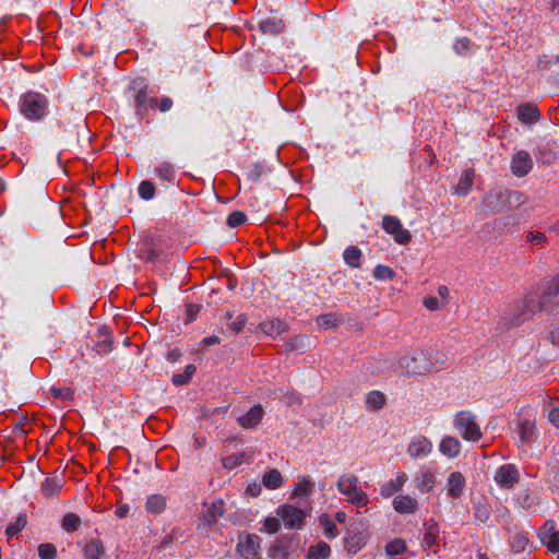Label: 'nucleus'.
Masks as SVG:
<instances>
[{
  "label": "nucleus",
  "instance_id": "4be33fe9",
  "mask_svg": "<svg viewBox=\"0 0 559 559\" xmlns=\"http://www.w3.org/2000/svg\"><path fill=\"white\" fill-rule=\"evenodd\" d=\"M224 502L218 500L213 502L207 511L203 513L202 520L205 525L212 526L216 523L217 519L224 514Z\"/></svg>",
  "mask_w": 559,
  "mask_h": 559
},
{
  "label": "nucleus",
  "instance_id": "c85d7f7f",
  "mask_svg": "<svg viewBox=\"0 0 559 559\" xmlns=\"http://www.w3.org/2000/svg\"><path fill=\"white\" fill-rule=\"evenodd\" d=\"M259 27L263 34L276 35L283 32L284 23L280 19H267L262 21Z\"/></svg>",
  "mask_w": 559,
  "mask_h": 559
},
{
  "label": "nucleus",
  "instance_id": "338daca9",
  "mask_svg": "<svg viewBox=\"0 0 559 559\" xmlns=\"http://www.w3.org/2000/svg\"><path fill=\"white\" fill-rule=\"evenodd\" d=\"M173 105V99L168 96H164L158 103V109L160 112H167L171 109Z\"/></svg>",
  "mask_w": 559,
  "mask_h": 559
},
{
  "label": "nucleus",
  "instance_id": "9d476101",
  "mask_svg": "<svg viewBox=\"0 0 559 559\" xmlns=\"http://www.w3.org/2000/svg\"><path fill=\"white\" fill-rule=\"evenodd\" d=\"M483 207L492 213L508 211L506 190H490L483 199Z\"/></svg>",
  "mask_w": 559,
  "mask_h": 559
},
{
  "label": "nucleus",
  "instance_id": "9b49d317",
  "mask_svg": "<svg viewBox=\"0 0 559 559\" xmlns=\"http://www.w3.org/2000/svg\"><path fill=\"white\" fill-rule=\"evenodd\" d=\"M533 168V159L528 152L519 151L512 156L511 171L516 177L526 176Z\"/></svg>",
  "mask_w": 559,
  "mask_h": 559
},
{
  "label": "nucleus",
  "instance_id": "5701e85b",
  "mask_svg": "<svg viewBox=\"0 0 559 559\" xmlns=\"http://www.w3.org/2000/svg\"><path fill=\"white\" fill-rule=\"evenodd\" d=\"M439 449L448 457H455L461 451V443L454 437H445L441 440Z\"/></svg>",
  "mask_w": 559,
  "mask_h": 559
},
{
  "label": "nucleus",
  "instance_id": "0e129e2a",
  "mask_svg": "<svg viewBox=\"0 0 559 559\" xmlns=\"http://www.w3.org/2000/svg\"><path fill=\"white\" fill-rule=\"evenodd\" d=\"M130 88L135 93L148 91V85L143 78H136L132 81Z\"/></svg>",
  "mask_w": 559,
  "mask_h": 559
},
{
  "label": "nucleus",
  "instance_id": "ea45409f",
  "mask_svg": "<svg viewBox=\"0 0 559 559\" xmlns=\"http://www.w3.org/2000/svg\"><path fill=\"white\" fill-rule=\"evenodd\" d=\"M150 97L151 96H148V91H144V92L140 91L139 93H135V95H134L135 115L140 119H143L145 116V107H146V103Z\"/></svg>",
  "mask_w": 559,
  "mask_h": 559
},
{
  "label": "nucleus",
  "instance_id": "bf43d9fd",
  "mask_svg": "<svg viewBox=\"0 0 559 559\" xmlns=\"http://www.w3.org/2000/svg\"><path fill=\"white\" fill-rule=\"evenodd\" d=\"M348 500L357 507H365L369 499L365 491L358 489L356 493L348 497Z\"/></svg>",
  "mask_w": 559,
  "mask_h": 559
},
{
  "label": "nucleus",
  "instance_id": "680f3d73",
  "mask_svg": "<svg viewBox=\"0 0 559 559\" xmlns=\"http://www.w3.org/2000/svg\"><path fill=\"white\" fill-rule=\"evenodd\" d=\"M199 312H200L199 305L188 304L186 306L187 318L185 319V323L188 324V323L192 322L197 318Z\"/></svg>",
  "mask_w": 559,
  "mask_h": 559
},
{
  "label": "nucleus",
  "instance_id": "c03bdc74",
  "mask_svg": "<svg viewBox=\"0 0 559 559\" xmlns=\"http://www.w3.org/2000/svg\"><path fill=\"white\" fill-rule=\"evenodd\" d=\"M406 543L403 539H394L385 545V552L389 556L402 555L406 551Z\"/></svg>",
  "mask_w": 559,
  "mask_h": 559
},
{
  "label": "nucleus",
  "instance_id": "e2e57ef3",
  "mask_svg": "<svg viewBox=\"0 0 559 559\" xmlns=\"http://www.w3.org/2000/svg\"><path fill=\"white\" fill-rule=\"evenodd\" d=\"M262 173H263V167L260 164H254L252 166V168L248 171L247 178L250 181L255 182L260 179Z\"/></svg>",
  "mask_w": 559,
  "mask_h": 559
},
{
  "label": "nucleus",
  "instance_id": "0eeeda50",
  "mask_svg": "<svg viewBox=\"0 0 559 559\" xmlns=\"http://www.w3.org/2000/svg\"><path fill=\"white\" fill-rule=\"evenodd\" d=\"M382 228L388 234L394 235V240L400 245H407L412 239L411 233L403 228L401 221L396 216L384 215Z\"/></svg>",
  "mask_w": 559,
  "mask_h": 559
},
{
  "label": "nucleus",
  "instance_id": "09e8293b",
  "mask_svg": "<svg viewBox=\"0 0 559 559\" xmlns=\"http://www.w3.org/2000/svg\"><path fill=\"white\" fill-rule=\"evenodd\" d=\"M395 275V272L386 265L378 264L373 269V277L379 281L392 280Z\"/></svg>",
  "mask_w": 559,
  "mask_h": 559
},
{
  "label": "nucleus",
  "instance_id": "f8f14e48",
  "mask_svg": "<svg viewBox=\"0 0 559 559\" xmlns=\"http://www.w3.org/2000/svg\"><path fill=\"white\" fill-rule=\"evenodd\" d=\"M260 540L261 538L255 534H247L243 539L240 536L237 551L245 559H253L260 548Z\"/></svg>",
  "mask_w": 559,
  "mask_h": 559
},
{
  "label": "nucleus",
  "instance_id": "f257e3e1",
  "mask_svg": "<svg viewBox=\"0 0 559 559\" xmlns=\"http://www.w3.org/2000/svg\"><path fill=\"white\" fill-rule=\"evenodd\" d=\"M559 309V275L530 290L523 298L509 305L497 329L508 331L520 326L539 312L555 313Z\"/></svg>",
  "mask_w": 559,
  "mask_h": 559
},
{
  "label": "nucleus",
  "instance_id": "aec40b11",
  "mask_svg": "<svg viewBox=\"0 0 559 559\" xmlns=\"http://www.w3.org/2000/svg\"><path fill=\"white\" fill-rule=\"evenodd\" d=\"M357 485V476L353 474L342 475L337 481V489L340 490L341 493L349 497L350 495L356 493V491L358 490Z\"/></svg>",
  "mask_w": 559,
  "mask_h": 559
},
{
  "label": "nucleus",
  "instance_id": "20e7f679",
  "mask_svg": "<svg viewBox=\"0 0 559 559\" xmlns=\"http://www.w3.org/2000/svg\"><path fill=\"white\" fill-rule=\"evenodd\" d=\"M299 542L295 534L278 536L269 548V557L272 559H289L292 554L298 549Z\"/></svg>",
  "mask_w": 559,
  "mask_h": 559
},
{
  "label": "nucleus",
  "instance_id": "72a5a7b5",
  "mask_svg": "<svg viewBox=\"0 0 559 559\" xmlns=\"http://www.w3.org/2000/svg\"><path fill=\"white\" fill-rule=\"evenodd\" d=\"M473 514L474 518L480 523H486L490 518V510L481 500L473 502Z\"/></svg>",
  "mask_w": 559,
  "mask_h": 559
},
{
  "label": "nucleus",
  "instance_id": "c9c22d12",
  "mask_svg": "<svg viewBox=\"0 0 559 559\" xmlns=\"http://www.w3.org/2000/svg\"><path fill=\"white\" fill-rule=\"evenodd\" d=\"M59 480L52 477H47L41 484V492L45 497L56 496L61 489Z\"/></svg>",
  "mask_w": 559,
  "mask_h": 559
},
{
  "label": "nucleus",
  "instance_id": "a878e982",
  "mask_svg": "<svg viewBox=\"0 0 559 559\" xmlns=\"http://www.w3.org/2000/svg\"><path fill=\"white\" fill-rule=\"evenodd\" d=\"M331 555V548L325 542H319L308 549V559H328Z\"/></svg>",
  "mask_w": 559,
  "mask_h": 559
},
{
  "label": "nucleus",
  "instance_id": "69168bd1",
  "mask_svg": "<svg viewBox=\"0 0 559 559\" xmlns=\"http://www.w3.org/2000/svg\"><path fill=\"white\" fill-rule=\"evenodd\" d=\"M549 337L552 346H559V323L554 322L550 324Z\"/></svg>",
  "mask_w": 559,
  "mask_h": 559
},
{
  "label": "nucleus",
  "instance_id": "3c124183",
  "mask_svg": "<svg viewBox=\"0 0 559 559\" xmlns=\"http://www.w3.org/2000/svg\"><path fill=\"white\" fill-rule=\"evenodd\" d=\"M38 556L40 559H56L57 548L49 543L40 544L38 546Z\"/></svg>",
  "mask_w": 559,
  "mask_h": 559
},
{
  "label": "nucleus",
  "instance_id": "e433bc0d",
  "mask_svg": "<svg viewBox=\"0 0 559 559\" xmlns=\"http://www.w3.org/2000/svg\"><path fill=\"white\" fill-rule=\"evenodd\" d=\"M510 545L512 547L513 552H522L525 550L526 546L528 545V537L524 533H514L510 537Z\"/></svg>",
  "mask_w": 559,
  "mask_h": 559
},
{
  "label": "nucleus",
  "instance_id": "7c9ffc66",
  "mask_svg": "<svg viewBox=\"0 0 559 559\" xmlns=\"http://www.w3.org/2000/svg\"><path fill=\"white\" fill-rule=\"evenodd\" d=\"M366 403L371 411H379L385 404V395L380 391H370L366 396Z\"/></svg>",
  "mask_w": 559,
  "mask_h": 559
},
{
  "label": "nucleus",
  "instance_id": "7ed1b4c3",
  "mask_svg": "<svg viewBox=\"0 0 559 559\" xmlns=\"http://www.w3.org/2000/svg\"><path fill=\"white\" fill-rule=\"evenodd\" d=\"M20 108L27 119L40 120L47 114V98L43 94L28 92L22 97Z\"/></svg>",
  "mask_w": 559,
  "mask_h": 559
},
{
  "label": "nucleus",
  "instance_id": "f704fd0d",
  "mask_svg": "<svg viewBox=\"0 0 559 559\" xmlns=\"http://www.w3.org/2000/svg\"><path fill=\"white\" fill-rule=\"evenodd\" d=\"M104 555V547L97 540H92L84 547V556L86 559H100Z\"/></svg>",
  "mask_w": 559,
  "mask_h": 559
},
{
  "label": "nucleus",
  "instance_id": "a211bd4d",
  "mask_svg": "<svg viewBox=\"0 0 559 559\" xmlns=\"http://www.w3.org/2000/svg\"><path fill=\"white\" fill-rule=\"evenodd\" d=\"M417 500L409 496H397L393 500V508L399 513H414L417 510Z\"/></svg>",
  "mask_w": 559,
  "mask_h": 559
},
{
  "label": "nucleus",
  "instance_id": "864d4df0",
  "mask_svg": "<svg viewBox=\"0 0 559 559\" xmlns=\"http://www.w3.org/2000/svg\"><path fill=\"white\" fill-rule=\"evenodd\" d=\"M247 459V454L246 453H238V454H233V455H229L225 459H223V466L225 468H235L236 466L242 464Z\"/></svg>",
  "mask_w": 559,
  "mask_h": 559
},
{
  "label": "nucleus",
  "instance_id": "39448f33",
  "mask_svg": "<svg viewBox=\"0 0 559 559\" xmlns=\"http://www.w3.org/2000/svg\"><path fill=\"white\" fill-rule=\"evenodd\" d=\"M455 427L463 439L477 441L481 437L480 428L469 412H460L454 420Z\"/></svg>",
  "mask_w": 559,
  "mask_h": 559
},
{
  "label": "nucleus",
  "instance_id": "49530a36",
  "mask_svg": "<svg viewBox=\"0 0 559 559\" xmlns=\"http://www.w3.org/2000/svg\"><path fill=\"white\" fill-rule=\"evenodd\" d=\"M472 41L468 37H461L453 44V50L460 56H466L472 50Z\"/></svg>",
  "mask_w": 559,
  "mask_h": 559
},
{
  "label": "nucleus",
  "instance_id": "2f4dec72",
  "mask_svg": "<svg viewBox=\"0 0 559 559\" xmlns=\"http://www.w3.org/2000/svg\"><path fill=\"white\" fill-rule=\"evenodd\" d=\"M155 173L159 179L170 183L175 182L176 171L174 169V166L170 165L169 163L163 162L162 164H159L156 167Z\"/></svg>",
  "mask_w": 559,
  "mask_h": 559
},
{
  "label": "nucleus",
  "instance_id": "a19ab883",
  "mask_svg": "<svg viewBox=\"0 0 559 559\" xmlns=\"http://www.w3.org/2000/svg\"><path fill=\"white\" fill-rule=\"evenodd\" d=\"M27 524L26 514L20 513L15 520V522L10 523L5 528V535L8 537H12L22 531Z\"/></svg>",
  "mask_w": 559,
  "mask_h": 559
},
{
  "label": "nucleus",
  "instance_id": "603ef678",
  "mask_svg": "<svg viewBox=\"0 0 559 559\" xmlns=\"http://www.w3.org/2000/svg\"><path fill=\"white\" fill-rule=\"evenodd\" d=\"M417 488L421 491H427L433 487L435 476L431 473H423L420 477L416 478Z\"/></svg>",
  "mask_w": 559,
  "mask_h": 559
},
{
  "label": "nucleus",
  "instance_id": "473e14b6",
  "mask_svg": "<svg viewBox=\"0 0 559 559\" xmlns=\"http://www.w3.org/2000/svg\"><path fill=\"white\" fill-rule=\"evenodd\" d=\"M508 211L514 210L526 202L524 193L516 190H506Z\"/></svg>",
  "mask_w": 559,
  "mask_h": 559
},
{
  "label": "nucleus",
  "instance_id": "6e6552de",
  "mask_svg": "<svg viewBox=\"0 0 559 559\" xmlns=\"http://www.w3.org/2000/svg\"><path fill=\"white\" fill-rule=\"evenodd\" d=\"M277 515L281 516L284 524L288 528H301L306 518L305 512L294 506H282L277 510Z\"/></svg>",
  "mask_w": 559,
  "mask_h": 559
},
{
  "label": "nucleus",
  "instance_id": "b1692460",
  "mask_svg": "<svg viewBox=\"0 0 559 559\" xmlns=\"http://www.w3.org/2000/svg\"><path fill=\"white\" fill-rule=\"evenodd\" d=\"M224 320L231 335L238 334L247 323V317L245 314H238L234 319L231 313L226 312Z\"/></svg>",
  "mask_w": 559,
  "mask_h": 559
},
{
  "label": "nucleus",
  "instance_id": "393cba45",
  "mask_svg": "<svg viewBox=\"0 0 559 559\" xmlns=\"http://www.w3.org/2000/svg\"><path fill=\"white\" fill-rule=\"evenodd\" d=\"M283 483L284 479L281 473L275 468L267 471L262 476V485L271 490L280 488L283 485Z\"/></svg>",
  "mask_w": 559,
  "mask_h": 559
},
{
  "label": "nucleus",
  "instance_id": "4468645a",
  "mask_svg": "<svg viewBox=\"0 0 559 559\" xmlns=\"http://www.w3.org/2000/svg\"><path fill=\"white\" fill-rule=\"evenodd\" d=\"M264 411L258 404L252 406L245 415L239 416L237 423L246 429H253L261 423Z\"/></svg>",
  "mask_w": 559,
  "mask_h": 559
},
{
  "label": "nucleus",
  "instance_id": "f03ea898",
  "mask_svg": "<svg viewBox=\"0 0 559 559\" xmlns=\"http://www.w3.org/2000/svg\"><path fill=\"white\" fill-rule=\"evenodd\" d=\"M444 352H405L399 358V367L407 376L423 374L436 368L437 364H444Z\"/></svg>",
  "mask_w": 559,
  "mask_h": 559
},
{
  "label": "nucleus",
  "instance_id": "de8ad7c7",
  "mask_svg": "<svg viewBox=\"0 0 559 559\" xmlns=\"http://www.w3.org/2000/svg\"><path fill=\"white\" fill-rule=\"evenodd\" d=\"M313 488V483L309 479L308 476H302L299 480V483L296 485L295 493L308 497L310 496Z\"/></svg>",
  "mask_w": 559,
  "mask_h": 559
},
{
  "label": "nucleus",
  "instance_id": "37998d69",
  "mask_svg": "<svg viewBox=\"0 0 559 559\" xmlns=\"http://www.w3.org/2000/svg\"><path fill=\"white\" fill-rule=\"evenodd\" d=\"M81 519L75 513H67L62 519V528L67 532H74L79 528Z\"/></svg>",
  "mask_w": 559,
  "mask_h": 559
},
{
  "label": "nucleus",
  "instance_id": "4c0bfd02",
  "mask_svg": "<svg viewBox=\"0 0 559 559\" xmlns=\"http://www.w3.org/2000/svg\"><path fill=\"white\" fill-rule=\"evenodd\" d=\"M166 506L165 498L160 495H152L147 498L146 510L152 513H160Z\"/></svg>",
  "mask_w": 559,
  "mask_h": 559
},
{
  "label": "nucleus",
  "instance_id": "8fccbe9b",
  "mask_svg": "<svg viewBox=\"0 0 559 559\" xmlns=\"http://www.w3.org/2000/svg\"><path fill=\"white\" fill-rule=\"evenodd\" d=\"M320 524L324 527V535L328 538H335L338 535L336 525L329 519L328 515L320 518Z\"/></svg>",
  "mask_w": 559,
  "mask_h": 559
},
{
  "label": "nucleus",
  "instance_id": "6ab92c4d",
  "mask_svg": "<svg viewBox=\"0 0 559 559\" xmlns=\"http://www.w3.org/2000/svg\"><path fill=\"white\" fill-rule=\"evenodd\" d=\"M518 118L523 123L532 124L539 120L540 114L535 105L524 104L518 107Z\"/></svg>",
  "mask_w": 559,
  "mask_h": 559
},
{
  "label": "nucleus",
  "instance_id": "13d9d810",
  "mask_svg": "<svg viewBox=\"0 0 559 559\" xmlns=\"http://www.w3.org/2000/svg\"><path fill=\"white\" fill-rule=\"evenodd\" d=\"M518 503L523 509H528L536 503V499L528 491L525 490V491L519 493Z\"/></svg>",
  "mask_w": 559,
  "mask_h": 559
},
{
  "label": "nucleus",
  "instance_id": "6e6d98bb",
  "mask_svg": "<svg viewBox=\"0 0 559 559\" xmlns=\"http://www.w3.org/2000/svg\"><path fill=\"white\" fill-rule=\"evenodd\" d=\"M281 523L277 518L269 516L264 520L263 527L260 532L274 534L280 530Z\"/></svg>",
  "mask_w": 559,
  "mask_h": 559
},
{
  "label": "nucleus",
  "instance_id": "a18cd8bd",
  "mask_svg": "<svg viewBox=\"0 0 559 559\" xmlns=\"http://www.w3.org/2000/svg\"><path fill=\"white\" fill-rule=\"evenodd\" d=\"M438 539V527L435 523H429L427 526V532L424 534L423 537V545L427 547H432Z\"/></svg>",
  "mask_w": 559,
  "mask_h": 559
},
{
  "label": "nucleus",
  "instance_id": "79ce46f5",
  "mask_svg": "<svg viewBox=\"0 0 559 559\" xmlns=\"http://www.w3.org/2000/svg\"><path fill=\"white\" fill-rule=\"evenodd\" d=\"M138 192L141 199L150 201L155 197V186L150 180H143L139 185Z\"/></svg>",
  "mask_w": 559,
  "mask_h": 559
},
{
  "label": "nucleus",
  "instance_id": "ddd939ff",
  "mask_svg": "<svg viewBox=\"0 0 559 559\" xmlns=\"http://www.w3.org/2000/svg\"><path fill=\"white\" fill-rule=\"evenodd\" d=\"M495 480L500 486L510 488L519 481V472L513 464H504L497 469Z\"/></svg>",
  "mask_w": 559,
  "mask_h": 559
},
{
  "label": "nucleus",
  "instance_id": "f3484780",
  "mask_svg": "<svg viewBox=\"0 0 559 559\" xmlns=\"http://www.w3.org/2000/svg\"><path fill=\"white\" fill-rule=\"evenodd\" d=\"M465 477L460 472H452L447 480L448 493L452 498H460L465 487Z\"/></svg>",
  "mask_w": 559,
  "mask_h": 559
},
{
  "label": "nucleus",
  "instance_id": "c756f323",
  "mask_svg": "<svg viewBox=\"0 0 559 559\" xmlns=\"http://www.w3.org/2000/svg\"><path fill=\"white\" fill-rule=\"evenodd\" d=\"M195 370H197V367L193 364L187 365L185 368V371L182 373L173 374V377H171L173 384L177 385V386L188 384L191 381Z\"/></svg>",
  "mask_w": 559,
  "mask_h": 559
},
{
  "label": "nucleus",
  "instance_id": "4d7b16f0",
  "mask_svg": "<svg viewBox=\"0 0 559 559\" xmlns=\"http://www.w3.org/2000/svg\"><path fill=\"white\" fill-rule=\"evenodd\" d=\"M318 323L323 328H335L337 325V316L335 313L322 314L318 318Z\"/></svg>",
  "mask_w": 559,
  "mask_h": 559
},
{
  "label": "nucleus",
  "instance_id": "bb28decb",
  "mask_svg": "<svg viewBox=\"0 0 559 559\" xmlns=\"http://www.w3.org/2000/svg\"><path fill=\"white\" fill-rule=\"evenodd\" d=\"M406 479H407L406 475L402 474V475L397 476L395 479H391V480L386 481L381 487V495L383 497L393 496L395 492H397L402 488V486L404 485Z\"/></svg>",
  "mask_w": 559,
  "mask_h": 559
},
{
  "label": "nucleus",
  "instance_id": "774afa93",
  "mask_svg": "<svg viewBox=\"0 0 559 559\" xmlns=\"http://www.w3.org/2000/svg\"><path fill=\"white\" fill-rule=\"evenodd\" d=\"M548 418L554 426L559 428V407H551L548 414Z\"/></svg>",
  "mask_w": 559,
  "mask_h": 559
},
{
  "label": "nucleus",
  "instance_id": "052dcab7",
  "mask_svg": "<svg viewBox=\"0 0 559 559\" xmlns=\"http://www.w3.org/2000/svg\"><path fill=\"white\" fill-rule=\"evenodd\" d=\"M51 392L55 397H58V399H61L64 401L72 400L74 396V391L70 388H61V389L52 388Z\"/></svg>",
  "mask_w": 559,
  "mask_h": 559
},
{
  "label": "nucleus",
  "instance_id": "5fc2aeb1",
  "mask_svg": "<svg viewBox=\"0 0 559 559\" xmlns=\"http://www.w3.org/2000/svg\"><path fill=\"white\" fill-rule=\"evenodd\" d=\"M247 221V216L243 212L234 211L227 217V225L231 228H236L242 225Z\"/></svg>",
  "mask_w": 559,
  "mask_h": 559
},
{
  "label": "nucleus",
  "instance_id": "2eb2a0df",
  "mask_svg": "<svg viewBox=\"0 0 559 559\" xmlns=\"http://www.w3.org/2000/svg\"><path fill=\"white\" fill-rule=\"evenodd\" d=\"M431 450L432 443L423 436L414 438L407 448L408 454L415 459L428 455Z\"/></svg>",
  "mask_w": 559,
  "mask_h": 559
},
{
  "label": "nucleus",
  "instance_id": "dca6fc26",
  "mask_svg": "<svg viewBox=\"0 0 559 559\" xmlns=\"http://www.w3.org/2000/svg\"><path fill=\"white\" fill-rule=\"evenodd\" d=\"M515 432L519 435V441L521 443H532L536 436L535 421L530 419L519 420L516 424Z\"/></svg>",
  "mask_w": 559,
  "mask_h": 559
},
{
  "label": "nucleus",
  "instance_id": "423d86ee",
  "mask_svg": "<svg viewBox=\"0 0 559 559\" xmlns=\"http://www.w3.org/2000/svg\"><path fill=\"white\" fill-rule=\"evenodd\" d=\"M91 337L94 343L93 346H106L110 347L111 349L131 346V340L129 336L119 334L118 336L114 337L110 334L108 326L106 325L98 326L96 333Z\"/></svg>",
  "mask_w": 559,
  "mask_h": 559
},
{
  "label": "nucleus",
  "instance_id": "412c9836",
  "mask_svg": "<svg viewBox=\"0 0 559 559\" xmlns=\"http://www.w3.org/2000/svg\"><path fill=\"white\" fill-rule=\"evenodd\" d=\"M474 178H475V171L473 169H465L462 173V175L459 179V182L455 186V193L457 195H462V197L467 195L472 189Z\"/></svg>",
  "mask_w": 559,
  "mask_h": 559
},
{
  "label": "nucleus",
  "instance_id": "1a4fd4ad",
  "mask_svg": "<svg viewBox=\"0 0 559 559\" xmlns=\"http://www.w3.org/2000/svg\"><path fill=\"white\" fill-rule=\"evenodd\" d=\"M538 537L540 543L547 547L550 552L559 551V531L552 520H547L539 528Z\"/></svg>",
  "mask_w": 559,
  "mask_h": 559
},
{
  "label": "nucleus",
  "instance_id": "cd10ccee",
  "mask_svg": "<svg viewBox=\"0 0 559 559\" xmlns=\"http://www.w3.org/2000/svg\"><path fill=\"white\" fill-rule=\"evenodd\" d=\"M361 250L356 246H349L345 249L343 258L347 265L350 267H359L361 259Z\"/></svg>",
  "mask_w": 559,
  "mask_h": 559
},
{
  "label": "nucleus",
  "instance_id": "58836bf2",
  "mask_svg": "<svg viewBox=\"0 0 559 559\" xmlns=\"http://www.w3.org/2000/svg\"><path fill=\"white\" fill-rule=\"evenodd\" d=\"M261 326L263 331L270 334L271 336L280 335L287 329V324L278 319L265 322Z\"/></svg>",
  "mask_w": 559,
  "mask_h": 559
}]
</instances>
